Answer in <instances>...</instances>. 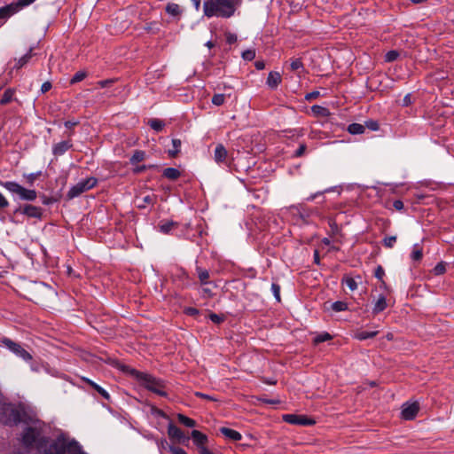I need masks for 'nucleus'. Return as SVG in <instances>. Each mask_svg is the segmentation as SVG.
<instances>
[{"mask_svg": "<svg viewBox=\"0 0 454 454\" xmlns=\"http://www.w3.org/2000/svg\"><path fill=\"white\" fill-rule=\"evenodd\" d=\"M238 4L239 0H207L203 4V12L208 18H230L234 14Z\"/></svg>", "mask_w": 454, "mask_h": 454, "instance_id": "1", "label": "nucleus"}, {"mask_svg": "<svg viewBox=\"0 0 454 454\" xmlns=\"http://www.w3.org/2000/svg\"><path fill=\"white\" fill-rule=\"evenodd\" d=\"M121 370L137 379L140 384L149 391L153 392L154 394L160 396H167L166 385L163 380L157 379L148 373L129 368L126 365L121 366Z\"/></svg>", "mask_w": 454, "mask_h": 454, "instance_id": "2", "label": "nucleus"}, {"mask_svg": "<svg viewBox=\"0 0 454 454\" xmlns=\"http://www.w3.org/2000/svg\"><path fill=\"white\" fill-rule=\"evenodd\" d=\"M69 445L70 441L59 436L51 442H49L46 438L44 440L41 439L37 449L40 454H65L66 452L69 453Z\"/></svg>", "mask_w": 454, "mask_h": 454, "instance_id": "3", "label": "nucleus"}, {"mask_svg": "<svg viewBox=\"0 0 454 454\" xmlns=\"http://www.w3.org/2000/svg\"><path fill=\"white\" fill-rule=\"evenodd\" d=\"M32 295L31 300L35 303L46 305L55 296V293L50 286L39 283L33 286Z\"/></svg>", "mask_w": 454, "mask_h": 454, "instance_id": "4", "label": "nucleus"}, {"mask_svg": "<svg viewBox=\"0 0 454 454\" xmlns=\"http://www.w3.org/2000/svg\"><path fill=\"white\" fill-rule=\"evenodd\" d=\"M1 185L10 192L18 195L22 200L33 201L37 197L35 190L26 189L16 182H4Z\"/></svg>", "mask_w": 454, "mask_h": 454, "instance_id": "5", "label": "nucleus"}, {"mask_svg": "<svg viewBox=\"0 0 454 454\" xmlns=\"http://www.w3.org/2000/svg\"><path fill=\"white\" fill-rule=\"evenodd\" d=\"M98 180L95 177H88L86 179L81 180L69 189L67 196L70 200L78 197L82 193L96 186Z\"/></svg>", "mask_w": 454, "mask_h": 454, "instance_id": "6", "label": "nucleus"}, {"mask_svg": "<svg viewBox=\"0 0 454 454\" xmlns=\"http://www.w3.org/2000/svg\"><path fill=\"white\" fill-rule=\"evenodd\" d=\"M1 343L17 356L22 358L24 361L32 360V356L25 348H23L20 344L14 342L8 338H3L1 340Z\"/></svg>", "mask_w": 454, "mask_h": 454, "instance_id": "7", "label": "nucleus"}, {"mask_svg": "<svg viewBox=\"0 0 454 454\" xmlns=\"http://www.w3.org/2000/svg\"><path fill=\"white\" fill-rule=\"evenodd\" d=\"M44 438L45 437L42 435L41 431L36 427H29L26 429L22 441L26 446H35L37 448L41 439L44 440Z\"/></svg>", "mask_w": 454, "mask_h": 454, "instance_id": "8", "label": "nucleus"}, {"mask_svg": "<svg viewBox=\"0 0 454 454\" xmlns=\"http://www.w3.org/2000/svg\"><path fill=\"white\" fill-rule=\"evenodd\" d=\"M0 420L5 425L17 424L20 421V412L11 405L4 406Z\"/></svg>", "mask_w": 454, "mask_h": 454, "instance_id": "9", "label": "nucleus"}, {"mask_svg": "<svg viewBox=\"0 0 454 454\" xmlns=\"http://www.w3.org/2000/svg\"><path fill=\"white\" fill-rule=\"evenodd\" d=\"M419 405L417 402L409 403H405L403 404L401 416L403 419L411 420L413 419L418 414Z\"/></svg>", "mask_w": 454, "mask_h": 454, "instance_id": "10", "label": "nucleus"}, {"mask_svg": "<svg viewBox=\"0 0 454 454\" xmlns=\"http://www.w3.org/2000/svg\"><path fill=\"white\" fill-rule=\"evenodd\" d=\"M283 419L286 422L294 425L309 426L315 423V421L310 419H307L306 417L298 416L294 414H286L283 416Z\"/></svg>", "mask_w": 454, "mask_h": 454, "instance_id": "11", "label": "nucleus"}, {"mask_svg": "<svg viewBox=\"0 0 454 454\" xmlns=\"http://www.w3.org/2000/svg\"><path fill=\"white\" fill-rule=\"evenodd\" d=\"M19 11V6L15 3H12L8 5L0 8V19H7L13 14L17 13Z\"/></svg>", "mask_w": 454, "mask_h": 454, "instance_id": "12", "label": "nucleus"}, {"mask_svg": "<svg viewBox=\"0 0 454 454\" xmlns=\"http://www.w3.org/2000/svg\"><path fill=\"white\" fill-rule=\"evenodd\" d=\"M192 438L194 443L198 446L199 452L200 453L201 448H206L205 443L207 441V437L206 436V434H202L201 432H200L198 430H193L192 432Z\"/></svg>", "mask_w": 454, "mask_h": 454, "instance_id": "13", "label": "nucleus"}, {"mask_svg": "<svg viewBox=\"0 0 454 454\" xmlns=\"http://www.w3.org/2000/svg\"><path fill=\"white\" fill-rule=\"evenodd\" d=\"M21 213L33 218H41L42 216V209L33 205H26Z\"/></svg>", "mask_w": 454, "mask_h": 454, "instance_id": "14", "label": "nucleus"}, {"mask_svg": "<svg viewBox=\"0 0 454 454\" xmlns=\"http://www.w3.org/2000/svg\"><path fill=\"white\" fill-rule=\"evenodd\" d=\"M228 152L225 147L219 144L216 145L214 153V159L217 163H223L226 161Z\"/></svg>", "mask_w": 454, "mask_h": 454, "instance_id": "15", "label": "nucleus"}, {"mask_svg": "<svg viewBox=\"0 0 454 454\" xmlns=\"http://www.w3.org/2000/svg\"><path fill=\"white\" fill-rule=\"evenodd\" d=\"M281 82V75L278 72L272 71L267 78V85L271 89H276Z\"/></svg>", "mask_w": 454, "mask_h": 454, "instance_id": "16", "label": "nucleus"}, {"mask_svg": "<svg viewBox=\"0 0 454 454\" xmlns=\"http://www.w3.org/2000/svg\"><path fill=\"white\" fill-rule=\"evenodd\" d=\"M71 146H72V145L70 144V142L62 141V142L56 144L53 146L52 153L56 156H60V155L64 154Z\"/></svg>", "mask_w": 454, "mask_h": 454, "instance_id": "17", "label": "nucleus"}, {"mask_svg": "<svg viewBox=\"0 0 454 454\" xmlns=\"http://www.w3.org/2000/svg\"><path fill=\"white\" fill-rule=\"evenodd\" d=\"M168 434L170 438L176 439L178 441H181L184 437V434L182 432V430L174 424L168 425Z\"/></svg>", "mask_w": 454, "mask_h": 454, "instance_id": "18", "label": "nucleus"}, {"mask_svg": "<svg viewBox=\"0 0 454 454\" xmlns=\"http://www.w3.org/2000/svg\"><path fill=\"white\" fill-rule=\"evenodd\" d=\"M220 432L227 438L233 441H239L242 438L240 433L236 430L228 428V427H221Z\"/></svg>", "mask_w": 454, "mask_h": 454, "instance_id": "19", "label": "nucleus"}, {"mask_svg": "<svg viewBox=\"0 0 454 454\" xmlns=\"http://www.w3.org/2000/svg\"><path fill=\"white\" fill-rule=\"evenodd\" d=\"M386 308H387V300H386L385 296L380 295L374 304L372 312L374 314H378V313L383 311Z\"/></svg>", "mask_w": 454, "mask_h": 454, "instance_id": "20", "label": "nucleus"}, {"mask_svg": "<svg viewBox=\"0 0 454 454\" xmlns=\"http://www.w3.org/2000/svg\"><path fill=\"white\" fill-rule=\"evenodd\" d=\"M163 176L169 180H176L181 176V173L175 168H167L163 171Z\"/></svg>", "mask_w": 454, "mask_h": 454, "instance_id": "21", "label": "nucleus"}, {"mask_svg": "<svg viewBox=\"0 0 454 454\" xmlns=\"http://www.w3.org/2000/svg\"><path fill=\"white\" fill-rule=\"evenodd\" d=\"M84 381L87 382L89 385H90L98 394H100L105 399L109 400L110 395L102 388L99 385L93 382L92 380L89 379H84Z\"/></svg>", "mask_w": 454, "mask_h": 454, "instance_id": "22", "label": "nucleus"}, {"mask_svg": "<svg viewBox=\"0 0 454 454\" xmlns=\"http://www.w3.org/2000/svg\"><path fill=\"white\" fill-rule=\"evenodd\" d=\"M176 226L177 223L173 221H168L165 223L161 222L159 224V229L162 233L168 234L171 231V230H173Z\"/></svg>", "mask_w": 454, "mask_h": 454, "instance_id": "23", "label": "nucleus"}, {"mask_svg": "<svg viewBox=\"0 0 454 454\" xmlns=\"http://www.w3.org/2000/svg\"><path fill=\"white\" fill-rule=\"evenodd\" d=\"M365 130V126L360 123H352L348 126V131L353 135L363 134Z\"/></svg>", "mask_w": 454, "mask_h": 454, "instance_id": "24", "label": "nucleus"}, {"mask_svg": "<svg viewBox=\"0 0 454 454\" xmlns=\"http://www.w3.org/2000/svg\"><path fill=\"white\" fill-rule=\"evenodd\" d=\"M166 12L171 16H178L181 13V8L177 4L170 3L166 6Z\"/></svg>", "mask_w": 454, "mask_h": 454, "instance_id": "25", "label": "nucleus"}, {"mask_svg": "<svg viewBox=\"0 0 454 454\" xmlns=\"http://www.w3.org/2000/svg\"><path fill=\"white\" fill-rule=\"evenodd\" d=\"M177 419L178 421L188 427H194L196 426V421L194 419H192L181 413L177 414Z\"/></svg>", "mask_w": 454, "mask_h": 454, "instance_id": "26", "label": "nucleus"}, {"mask_svg": "<svg viewBox=\"0 0 454 454\" xmlns=\"http://www.w3.org/2000/svg\"><path fill=\"white\" fill-rule=\"evenodd\" d=\"M377 334H378L377 331H372V332L362 331V332L356 333L355 334V337H356V339H357L359 340H366V339L373 338Z\"/></svg>", "mask_w": 454, "mask_h": 454, "instance_id": "27", "label": "nucleus"}, {"mask_svg": "<svg viewBox=\"0 0 454 454\" xmlns=\"http://www.w3.org/2000/svg\"><path fill=\"white\" fill-rule=\"evenodd\" d=\"M173 149L168 150V154L170 157H176L179 153L181 147V140L180 139H173L172 140Z\"/></svg>", "mask_w": 454, "mask_h": 454, "instance_id": "28", "label": "nucleus"}, {"mask_svg": "<svg viewBox=\"0 0 454 454\" xmlns=\"http://www.w3.org/2000/svg\"><path fill=\"white\" fill-rule=\"evenodd\" d=\"M13 95H14V91L12 89H7L4 92L2 98L0 99V104L1 105L8 104L9 102L12 101Z\"/></svg>", "mask_w": 454, "mask_h": 454, "instance_id": "29", "label": "nucleus"}, {"mask_svg": "<svg viewBox=\"0 0 454 454\" xmlns=\"http://www.w3.org/2000/svg\"><path fill=\"white\" fill-rule=\"evenodd\" d=\"M198 277L202 285L207 284L209 278V272L207 270L201 268L197 269Z\"/></svg>", "mask_w": 454, "mask_h": 454, "instance_id": "30", "label": "nucleus"}, {"mask_svg": "<svg viewBox=\"0 0 454 454\" xmlns=\"http://www.w3.org/2000/svg\"><path fill=\"white\" fill-rule=\"evenodd\" d=\"M145 153L143 151H135L130 158L131 164H137L145 160Z\"/></svg>", "mask_w": 454, "mask_h": 454, "instance_id": "31", "label": "nucleus"}, {"mask_svg": "<svg viewBox=\"0 0 454 454\" xmlns=\"http://www.w3.org/2000/svg\"><path fill=\"white\" fill-rule=\"evenodd\" d=\"M422 249L419 247L418 244L414 245L413 251L411 254V259L414 261H420L422 259Z\"/></svg>", "mask_w": 454, "mask_h": 454, "instance_id": "32", "label": "nucleus"}, {"mask_svg": "<svg viewBox=\"0 0 454 454\" xmlns=\"http://www.w3.org/2000/svg\"><path fill=\"white\" fill-rule=\"evenodd\" d=\"M331 308L336 312L344 311L348 309V304L344 301H338L332 303Z\"/></svg>", "mask_w": 454, "mask_h": 454, "instance_id": "33", "label": "nucleus"}, {"mask_svg": "<svg viewBox=\"0 0 454 454\" xmlns=\"http://www.w3.org/2000/svg\"><path fill=\"white\" fill-rule=\"evenodd\" d=\"M149 125L153 129L160 131L164 127V122L158 119H153L149 121Z\"/></svg>", "mask_w": 454, "mask_h": 454, "instance_id": "34", "label": "nucleus"}, {"mask_svg": "<svg viewBox=\"0 0 454 454\" xmlns=\"http://www.w3.org/2000/svg\"><path fill=\"white\" fill-rule=\"evenodd\" d=\"M68 454H86L84 453L75 441H70Z\"/></svg>", "mask_w": 454, "mask_h": 454, "instance_id": "35", "label": "nucleus"}, {"mask_svg": "<svg viewBox=\"0 0 454 454\" xmlns=\"http://www.w3.org/2000/svg\"><path fill=\"white\" fill-rule=\"evenodd\" d=\"M311 110H312L313 113L317 114H320L322 116H328L329 115L328 109L325 108V107L320 106H313L311 107Z\"/></svg>", "mask_w": 454, "mask_h": 454, "instance_id": "36", "label": "nucleus"}, {"mask_svg": "<svg viewBox=\"0 0 454 454\" xmlns=\"http://www.w3.org/2000/svg\"><path fill=\"white\" fill-rule=\"evenodd\" d=\"M224 101H225L224 94H215L212 98V103L217 106L223 105Z\"/></svg>", "mask_w": 454, "mask_h": 454, "instance_id": "37", "label": "nucleus"}, {"mask_svg": "<svg viewBox=\"0 0 454 454\" xmlns=\"http://www.w3.org/2000/svg\"><path fill=\"white\" fill-rule=\"evenodd\" d=\"M87 74L84 71H79L75 73V74L73 76V78L70 80V83L74 84L76 82H79L82 81L86 77Z\"/></svg>", "mask_w": 454, "mask_h": 454, "instance_id": "38", "label": "nucleus"}, {"mask_svg": "<svg viewBox=\"0 0 454 454\" xmlns=\"http://www.w3.org/2000/svg\"><path fill=\"white\" fill-rule=\"evenodd\" d=\"M396 236L385 237L383 239V245L387 248H392L396 242Z\"/></svg>", "mask_w": 454, "mask_h": 454, "instance_id": "39", "label": "nucleus"}, {"mask_svg": "<svg viewBox=\"0 0 454 454\" xmlns=\"http://www.w3.org/2000/svg\"><path fill=\"white\" fill-rule=\"evenodd\" d=\"M344 283L351 291H355L357 288V283L353 278H346Z\"/></svg>", "mask_w": 454, "mask_h": 454, "instance_id": "40", "label": "nucleus"}, {"mask_svg": "<svg viewBox=\"0 0 454 454\" xmlns=\"http://www.w3.org/2000/svg\"><path fill=\"white\" fill-rule=\"evenodd\" d=\"M242 58L245 60L251 61L255 58V51L254 50H247L242 52Z\"/></svg>", "mask_w": 454, "mask_h": 454, "instance_id": "41", "label": "nucleus"}, {"mask_svg": "<svg viewBox=\"0 0 454 454\" xmlns=\"http://www.w3.org/2000/svg\"><path fill=\"white\" fill-rule=\"evenodd\" d=\"M143 203L138 204V207L145 208L146 205L153 204L154 197L153 195H146L142 199Z\"/></svg>", "mask_w": 454, "mask_h": 454, "instance_id": "42", "label": "nucleus"}, {"mask_svg": "<svg viewBox=\"0 0 454 454\" xmlns=\"http://www.w3.org/2000/svg\"><path fill=\"white\" fill-rule=\"evenodd\" d=\"M271 291H272L273 295L276 298V300L278 301H280V300H281V298H280V286L278 284H276V283H272L271 284Z\"/></svg>", "mask_w": 454, "mask_h": 454, "instance_id": "43", "label": "nucleus"}, {"mask_svg": "<svg viewBox=\"0 0 454 454\" xmlns=\"http://www.w3.org/2000/svg\"><path fill=\"white\" fill-rule=\"evenodd\" d=\"M398 56H399L398 51H390L386 54L385 59L387 62H392V61H395L398 58Z\"/></svg>", "mask_w": 454, "mask_h": 454, "instance_id": "44", "label": "nucleus"}, {"mask_svg": "<svg viewBox=\"0 0 454 454\" xmlns=\"http://www.w3.org/2000/svg\"><path fill=\"white\" fill-rule=\"evenodd\" d=\"M433 270L435 275H442L445 272L446 266L443 262H439L436 264Z\"/></svg>", "mask_w": 454, "mask_h": 454, "instance_id": "45", "label": "nucleus"}, {"mask_svg": "<svg viewBox=\"0 0 454 454\" xmlns=\"http://www.w3.org/2000/svg\"><path fill=\"white\" fill-rule=\"evenodd\" d=\"M209 318L212 322H214L215 324H220L222 323L223 320H224V317L222 316V315H217L215 313H211L209 314Z\"/></svg>", "mask_w": 454, "mask_h": 454, "instance_id": "46", "label": "nucleus"}, {"mask_svg": "<svg viewBox=\"0 0 454 454\" xmlns=\"http://www.w3.org/2000/svg\"><path fill=\"white\" fill-rule=\"evenodd\" d=\"M31 58V54L30 53H27L25 54L23 57H21L19 60H18V63H17V67L20 68V67H22L24 65H26L27 63V61L29 60V59Z\"/></svg>", "mask_w": 454, "mask_h": 454, "instance_id": "47", "label": "nucleus"}, {"mask_svg": "<svg viewBox=\"0 0 454 454\" xmlns=\"http://www.w3.org/2000/svg\"><path fill=\"white\" fill-rule=\"evenodd\" d=\"M331 339H332V336L329 333H325L324 334H320V335L317 336L315 338L314 341L316 343H320V342H323V341H325V340H329Z\"/></svg>", "mask_w": 454, "mask_h": 454, "instance_id": "48", "label": "nucleus"}, {"mask_svg": "<svg viewBox=\"0 0 454 454\" xmlns=\"http://www.w3.org/2000/svg\"><path fill=\"white\" fill-rule=\"evenodd\" d=\"M35 0H17L15 4L17 6H19V9L21 10L22 8L33 4Z\"/></svg>", "mask_w": 454, "mask_h": 454, "instance_id": "49", "label": "nucleus"}, {"mask_svg": "<svg viewBox=\"0 0 454 454\" xmlns=\"http://www.w3.org/2000/svg\"><path fill=\"white\" fill-rule=\"evenodd\" d=\"M301 67H302V62L299 59H294L291 62V69L292 70L295 71Z\"/></svg>", "mask_w": 454, "mask_h": 454, "instance_id": "50", "label": "nucleus"}, {"mask_svg": "<svg viewBox=\"0 0 454 454\" xmlns=\"http://www.w3.org/2000/svg\"><path fill=\"white\" fill-rule=\"evenodd\" d=\"M375 277L380 279V280H382L384 275H385V270L384 269L379 265L376 270H375V273H374Z\"/></svg>", "mask_w": 454, "mask_h": 454, "instance_id": "51", "label": "nucleus"}, {"mask_svg": "<svg viewBox=\"0 0 454 454\" xmlns=\"http://www.w3.org/2000/svg\"><path fill=\"white\" fill-rule=\"evenodd\" d=\"M225 37H226V42L230 44L234 43L235 42H237V39H238L237 35L231 32L226 33Z\"/></svg>", "mask_w": 454, "mask_h": 454, "instance_id": "52", "label": "nucleus"}, {"mask_svg": "<svg viewBox=\"0 0 454 454\" xmlns=\"http://www.w3.org/2000/svg\"><path fill=\"white\" fill-rule=\"evenodd\" d=\"M365 126L372 130L379 129V123L375 121H365Z\"/></svg>", "mask_w": 454, "mask_h": 454, "instance_id": "53", "label": "nucleus"}, {"mask_svg": "<svg viewBox=\"0 0 454 454\" xmlns=\"http://www.w3.org/2000/svg\"><path fill=\"white\" fill-rule=\"evenodd\" d=\"M169 451L172 454H187V452L184 449L179 448V447H175V446H170Z\"/></svg>", "mask_w": 454, "mask_h": 454, "instance_id": "54", "label": "nucleus"}, {"mask_svg": "<svg viewBox=\"0 0 454 454\" xmlns=\"http://www.w3.org/2000/svg\"><path fill=\"white\" fill-rule=\"evenodd\" d=\"M195 395H196V396H199V397H200V398H203V399L210 400V401H217V399H216V398H215L214 396H211V395H206V394L201 393V392H196V393H195Z\"/></svg>", "mask_w": 454, "mask_h": 454, "instance_id": "55", "label": "nucleus"}, {"mask_svg": "<svg viewBox=\"0 0 454 454\" xmlns=\"http://www.w3.org/2000/svg\"><path fill=\"white\" fill-rule=\"evenodd\" d=\"M305 151H306V145H301L299 146V148L295 151V156L301 157V155L304 154Z\"/></svg>", "mask_w": 454, "mask_h": 454, "instance_id": "56", "label": "nucleus"}, {"mask_svg": "<svg viewBox=\"0 0 454 454\" xmlns=\"http://www.w3.org/2000/svg\"><path fill=\"white\" fill-rule=\"evenodd\" d=\"M9 205L8 200L4 198V196L0 192V207L4 208Z\"/></svg>", "mask_w": 454, "mask_h": 454, "instance_id": "57", "label": "nucleus"}, {"mask_svg": "<svg viewBox=\"0 0 454 454\" xmlns=\"http://www.w3.org/2000/svg\"><path fill=\"white\" fill-rule=\"evenodd\" d=\"M51 89V83L50 82H45L43 83V85L41 87V91L43 93H45V92L49 91Z\"/></svg>", "mask_w": 454, "mask_h": 454, "instance_id": "58", "label": "nucleus"}, {"mask_svg": "<svg viewBox=\"0 0 454 454\" xmlns=\"http://www.w3.org/2000/svg\"><path fill=\"white\" fill-rule=\"evenodd\" d=\"M184 311L187 315H190V316H195V315L199 314V310L192 307L186 308Z\"/></svg>", "mask_w": 454, "mask_h": 454, "instance_id": "59", "label": "nucleus"}, {"mask_svg": "<svg viewBox=\"0 0 454 454\" xmlns=\"http://www.w3.org/2000/svg\"><path fill=\"white\" fill-rule=\"evenodd\" d=\"M319 96V92L318 91H312L310 93H308L306 96H305V99L306 100H312L316 98H317Z\"/></svg>", "mask_w": 454, "mask_h": 454, "instance_id": "60", "label": "nucleus"}, {"mask_svg": "<svg viewBox=\"0 0 454 454\" xmlns=\"http://www.w3.org/2000/svg\"><path fill=\"white\" fill-rule=\"evenodd\" d=\"M393 207H394L396 210H399V211H400V210H402V209L403 208V201H402V200H395V201L393 202Z\"/></svg>", "mask_w": 454, "mask_h": 454, "instance_id": "61", "label": "nucleus"}, {"mask_svg": "<svg viewBox=\"0 0 454 454\" xmlns=\"http://www.w3.org/2000/svg\"><path fill=\"white\" fill-rule=\"evenodd\" d=\"M77 124H78V121H66V122H65V127H66L67 129H73L74 126H76Z\"/></svg>", "mask_w": 454, "mask_h": 454, "instance_id": "62", "label": "nucleus"}, {"mask_svg": "<svg viewBox=\"0 0 454 454\" xmlns=\"http://www.w3.org/2000/svg\"><path fill=\"white\" fill-rule=\"evenodd\" d=\"M403 106H409L411 101V95L410 94H407L404 98H403Z\"/></svg>", "mask_w": 454, "mask_h": 454, "instance_id": "63", "label": "nucleus"}, {"mask_svg": "<svg viewBox=\"0 0 454 454\" xmlns=\"http://www.w3.org/2000/svg\"><path fill=\"white\" fill-rule=\"evenodd\" d=\"M255 67L258 69V70H262L265 67V64L263 61H256L255 62Z\"/></svg>", "mask_w": 454, "mask_h": 454, "instance_id": "64", "label": "nucleus"}]
</instances>
